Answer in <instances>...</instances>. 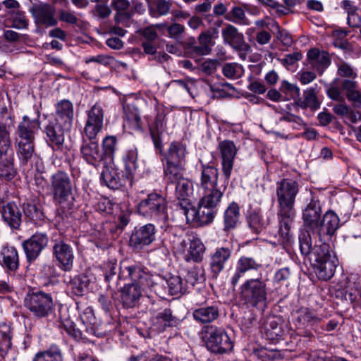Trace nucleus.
I'll use <instances>...</instances> for the list:
<instances>
[{
	"instance_id": "f257e3e1",
	"label": "nucleus",
	"mask_w": 361,
	"mask_h": 361,
	"mask_svg": "<svg viewBox=\"0 0 361 361\" xmlns=\"http://www.w3.org/2000/svg\"><path fill=\"white\" fill-rule=\"evenodd\" d=\"M299 192L298 183L291 178H283L276 183V196L278 204L277 217L281 243L290 245L293 242L290 228L295 216V202Z\"/></svg>"
},
{
	"instance_id": "f03ea898",
	"label": "nucleus",
	"mask_w": 361,
	"mask_h": 361,
	"mask_svg": "<svg viewBox=\"0 0 361 361\" xmlns=\"http://www.w3.org/2000/svg\"><path fill=\"white\" fill-rule=\"evenodd\" d=\"M299 247L301 254L313 262L314 272L319 279L327 281L331 279L338 264L335 253L329 244L321 243L312 247L309 231L301 230L299 234Z\"/></svg>"
},
{
	"instance_id": "7ed1b4c3",
	"label": "nucleus",
	"mask_w": 361,
	"mask_h": 361,
	"mask_svg": "<svg viewBox=\"0 0 361 361\" xmlns=\"http://www.w3.org/2000/svg\"><path fill=\"white\" fill-rule=\"evenodd\" d=\"M40 125L39 119H30L27 116H24L15 132L16 152L23 165L30 162L35 156V139Z\"/></svg>"
},
{
	"instance_id": "20e7f679",
	"label": "nucleus",
	"mask_w": 361,
	"mask_h": 361,
	"mask_svg": "<svg viewBox=\"0 0 361 361\" xmlns=\"http://www.w3.org/2000/svg\"><path fill=\"white\" fill-rule=\"evenodd\" d=\"M137 213L148 220L165 224L169 219L167 202L160 194L152 192L136 207Z\"/></svg>"
},
{
	"instance_id": "39448f33",
	"label": "nucleus",
	"mask_w": 361,
	"mask_h": 361,
	"mask_svg": "<svg viewBox=\"0 0 361 361\" xmlns=\"http://www.w3.org/2000/svg\"><path fill=\"white\" fill-rule=\"evenodd\" d=\"M54 201L63 209H69L73 203V186L68 175L58 171L51 178Z\"/></svg>"
},
{
	"instance_id": "423d86ee",
	"label": "nucleus",
	"mask_w": 361,
	"mask_h": 361,
	"mask_svg": "<svg viewBox=\"0 0 361 361\" xmlns=\"http://www.w3.org/2000/svg\"><path fill=\"white\" fill-rule=\"evenodd\" d=\"M24 305L39 318L49 317L55 310L51 295L42 291L27 294L24 299Z\"/></svg>"
},
{
	"instance_id": "0eeeda50",
	"label": "nucleus",
	"mask_w": 361,
	"mask_h": 361,
	"mask_svg": "<svg viewBox=\"0 0 361 361\" xmlns=\"http://www.w3.org/2000/svg\"><path fill=\"white\" fill-rule=\"evenodd\" d=\"M241 297L253 307H264L267 302L266 283L260 279L246 280L241 286Z\"/></svg>"
},
{
	"instance_id": "6e6552de",
	"label": "nucleus",
	"mask_w": 361,
	"mask_h": 361,
	"mask_svg": "<svg viewBox=\"0 0 361 361\" xmlns=\"http://www.w3.org/2000/svg\"><path fill=\"white\" fill-rule=\"evenodd\" d=\"M204 339L207 348L214 353H226L233 348V343L226 332L214 326L208 328Z\"/></svg>"
},
{
	"instance_id": "1a4fd4ad",
	"label": "nucleus",
	"mask_w": 361,
	"mask_h": 361,
	"mask_svg": "<svg viewBox=\"0 0 361 361\" xmlns=\"http://www.w3.org/2000/svg\"><path fill=\"white\" fill-rule=\"evenodd\" d=\"M119 279H129L132 283L145 287L154 283L153 276L145 271L141 265L129 264L127 261L121 262Z\"/></svg>"
},
{
	"instance_id": "9d476101",
	"label": "nucleus",
	"mask_w": 361,
	"mask_h": 361,
	"mask_svg": "<svg viewBox=\"0 0 361 361\" xmlns=\"http://www.w3.org/2000/svg\"><path fill=\"white\" fill-rule=\"evenodd\" d=\"M86 115L83 134L88 140H94L103 128L104 116L103 107L100 104L95 103L86 111Z\"/></svg>"
},
{
	"instance_id": "9b49d317",
	"label": "nucleus",
	"mask_w": 361,
	"mask_h": 361,
	"mask_svg": "<svg viewBox=\"0 0 361 361\" xmlns=\"http://www.w3.org/2000/svg\"><path fill=\"white\" fill-rule=\"evenodd\" d=\"M35 23L39 27H50L58 25L56 16V8L47 3H39L33 5L29 9Z\"/></svg>"
},
{
	"instance_id": "f8f14e48",
	"label": "nucleus",
	"mask_w": 361,
	"mask_h": 361,
	"mask_svg": "<svg viewBox=\"0 0 361 361\" xmlns=\"http://www.w3.org/2000/svg\"><path fill=\"white\" fill-rule=\"evenodd\" d=\"M340 226V219L332 210L327 211L319 221L313 233L317 235L321 243L329 240Z\"/></svg>"
},
{
	"instance_id": "ddd939ff",
	"label": "nucleus",
	"mask_w": 361,
	"mask_h": 361,
	"mask_svg": "<svg viewBox=\"0 0 361 361\" xmlns=\"http://www.w3.org/2000/svg\"><path fill=\"white\" fill-rule=\"evenodd\" d=\"M221 35L224 43L240 51V58L245 59V54L250 51V47L245 42L243 34L234 25L226 24L221 30Z\"/></svg>"
},
{
	"instance_id": "4468645a",
	"label": "nucleus",
	"mask_w": 361,
	"mask_h": 361,
	"mask_svg": "<svg viewBox=\"0 0 361 361\" xmlns=\"http://www.w3.org/2000/svg\"><path fill=\"white\" fill-rule=\"evenodd\" d=\"M52 253L59 267L65 271L73 269L74 251L72 246L63 240H55L52 247Z\"/></svg>"
},
{
	"instance_id": "2eb2a0df",
	"label": "nucleus",
	"mask_w": 361,
	"mask_h": 361,
	"mask_svg": "<svg viewBox=\"0 0 361 361\" xmlns=\"http://www.w3.org/2000/svg\"><path fill=\"white\" fill-rule=\"evenodd\" d=\"M156 233V227L151 223L135 227L130 235V244L134 249H143L155 240Z\"/></svg>"
},
{
	"instance_id": "dca6fc26",
	"label": "nucleus",
	"mask_w": 361,
	"mask_h": 361,
	"mask_svg": "<svg viewBox=\"0 0 361 361\" xmlns=\"http://www.w3.org/2000/svg\"><path fill=\"white\" fill-rule=\"evenodd\" d=\"M217 149L221 157L223 174L225 178L228 180L233 168L238 149L235 143L228 140L219 142Z\"/></svg>"
},
{
	"instance_id": "f3484780",
	"label": "nucleus",
	"mask_w": 361,
	"mask_h": 361,
	"mask_svg": "<svg viewBox=\"0 0 361 361\" xmlns=\"http://www.w3.org/2000/svg\"><path fill=\"white\" fill-rule=\"evenodd\" d=\"M217 209L207 207L199 202L197 209L192 204L190 209L184 211L182 214L185 216L188 222H195L198 226H204L214 221Z\"/></svg>"
},
{
	"instance_id": "a211bd4d",
	"label": "nucleus",
	"mask_w": 361,
	"mask_h": 361,
	"mask_svg": "<svg viewBox=\"0 0 361 361\" xmlns=\"http://www.w3.org/2000/svg\"><path fill=\"white\" fill-rule=\"evenodd\" d=\"M80 154L87 164L94 167L99 166L104 159V153L96 139L88 140L83 137L80 146Z\"/></svg>"
},
{
	"instance_id": "6ab92c4d",
	"label": "nucleus",
	"mask_w": 361,
	"mask_h": 361,
	"mask_svg": "<svg viewBox=\"0 0 361 361\" xmlns=\"http://www.w3.org/2000/svg\"><path fill=\"white\" fill-rule=\"evenodd\" d=\"M175 195L176 197V210L183 212L190 209L192 204L191 196L193 193V184L187 178L180 179L176 183Z\"/></svg>"
},
{
	"instance_id": "aec40b11",
	"label": "nucleus",
	"mask_w": 361,
	"mask_h": 361,
	"mask_svg": "<svg viewBox=\"0 0 361 361\" xmlns=\"http://www.w3.org/2000/svg\"><path fill=\"white\" fill-rule=\"evenodd\" d=\"M48 237L43 233H36L23 242L22 246L28 262L35 261L47 246Z\"/></svg>"
},
{
	"instance_id": "412c9836",
	"label": "nucleus",
	"mask_w": 361,
	"mask_h": 361,
	"mask_svg": "<svg viewBox=\"0 0 361 361\" xmlns=\"http://www.w3.org/2000/svg\"><path fill=\"white\" fill-rule=\"evenodd\" d=\"M100 180L102 185L112 190L120 189L126 182L123 171L114 164L104 166L100 175Z\"/></svg>"
},
{
	"instance_id": "4be33fe9",
	"label": "nucleus",
	"mask_w": 361,
	"mask_h": 361,
	"mask_svg": "<svg viewBox=\"0 0 361 361\" xmlns=\"http://www.w3.org/2000/svg\"><path fill=\"white\" fill-rule=\"evenodd\" d=\"M232 249L229 247H216L209 257V268L213 278L216 279L231 259Z\"/></svg>"
},
{
	"instance_id": "5701e85b",
	"label": "nucleus",
	"mask_w": 361,
	"mask_h": 361,
	"mask_svg": "<svg viewBox=\"0 0 361 361\" xmlns=\"http://www.w3.org/2000/svg\"><path fill=\"white\" fill-rule=\"evenodd\" d=\"M70 129L65 128L56 121H49L44 130L48 145L54 149H61L65 140L64 132Z\"/></svg>"
},
{
	"instance_id": "b1692460",
	"label": "nucleus",
	"mask_w": 361,
	"mask_h": 361,
	"mask_svg": "<svg viewBox=\"0 0 361 361\" xmlns=\"http://www.w3.org/2000/svg\"><path fill=\"white\" fill-rule=\"evenodd\" d=\"M261 267L262 264L253 257L245 255L240 257L235 264V272L230 279L231 284L236 286L247 272L257 271Z\"/></svg>"
},
{
	"instance_id": "393cba45",
	"label": "nucleus",
	"mask_w": 361,
	"mask_h": 361,
	"mask_svg": "<svg viewBox=\"0 0 361 361\" xmlns=\"http://www.w3.org/2000/svg\"><path fill=\"white\" fill-rule=\"evenodd\" d=\"M322 207L319 202L312 199L302 211V219L304 226L312 233L317 228V225L321 219Z\"/></svg>"
},
{
	"instance_id": "a878e982",
	"label": "nucleus",
	"mask_w": 361,
	"mask_h": 361,
	"mask_svg": "<svg viewBox=\"0 0 361 361\" xmlns=\"http://www.w3.org/2000/svg\"><path fill=\"white\" fill-rule=\"evenodd\" d=\"M74 116L73 105L68 99H62L55 105V118L57 122L65 128H71Z\"/></svg>"
},
{
	"instance_id": "bb28decb",
	"label": "nucleus",
	"mask_w": 361,
	"mask_h": 361,
	"mask_svg": "<svg viewBox=\"0 0 361 361\" xmlns=\"http://www.w3.org/2000/svg\"><path fill=\"white\" fill-rule=\"evenodd\" d=\"M307 56L310 66L317 70L319 74H322L324 71L331 64L329 53L317 48L310 49Z\"/></svg>"
},
{
	"instance_id": "cd10ccee",
	"label": "nucleus",
	"mask_w": 361,
	"mask_h": 361,
	"mask_svg": "<svg viewBox=\"0 0 361 361\" xmlns=\"http://www.w3.org/2000/svg\"><path fill=\"white\" fill-rule=\"evenodd\" d=\"M240 212L238 203L232 202L224 212L223 230L228 233L236 228L240 224Z\"/></svg>"
},
{
	"instance_id": "c85d7f7f",
	"label": "nucleus",
	"mask_w": 361,
	"mask_h": 361,
	"mask_svg": "<svg viewBox=\"0 0 361 361\" xmlns=\"http://www.w3.org/2000/svg\"><path fill=\"white\" fill-rule=\"evenodd\" d=\"M141 289L142 286L135 283L125 285L121 291V300L123 305L126 308L135 307L142 295Z\"/></svg>"
},
{
	"instance_id": "c756f323",
	"label": "nucleus",
	"mask_w": 361,
	"mask_h": 361,
	"mask_svg": "<svg viewBox=\"0 0 361 361\" xmlns=\"http://www.w3.org/2000/svg\"><path fill=\"white\" fill-rule=\"evenodd\" d=\"M4 221L13 229H18L21 224V212L13 202H8L1 209Z\"/></svg>"
},
{
	"instance_id": "7c9ffc66",
	"label": "nucleus",
	"mask_w": 361,
	"mask_h": 361,
	"mask_svg": "<svg viewBox=\"0 0 361 361\" xmlns=\"http://www.w3.org/2000/svg\"><path fill=\"white\" fill-rule=\"evenodd\" d=\"M186 146L179 142H171L165 154L167 164H185Z\"/></svg>"
},
{
	"instance_id": "2f4dec72",
	"label": "nucleus",
	"mask_w": 361,
	"mask_h": 361,
	"mask_svg": "<svg viewBox=\"0 0 361 361\" xmlns=\"http://www.w3.org/2000/svg\"><path fill=\"white\" fill-rule=\"evenodd\" d=\"M219 171L213 166L202 164V173L200 190H208L217 188Z\"/></svg>"
},
{
	"instance_id": "473e14b6",
	"label": "nucleus",
	"mask_w": 361,
	"mask_h": 361,
	"mask_svg": "<svg viewBox=\"0 0 361 361\" xmlns=\"http://www.w3.org/2000/svg\"><path fill=\"white\" fill-rule=\"evenodd\" d=\"M246 222L250 230L255 234L262 232L267 226L268 221L264 219L261 209L248 212Z\"/></svg>"
},
{
	"instance_id": "72a5a7b5",
	"label": "nucleus",
	"mask_w": 361,
	"mask_h": 361,
	"mask_svg": "<svg viewBox=\"0 0 361 361\" xmlns=\"http://www.w3.org/2000/svg\"><path fill=\"white\" fill-rule=\"evenodd\" d=\"M219 315L216 306H202L195 309L192 312L194 319L202 324H208L216 320Z\"/></svg>"
},
{
	"instance_id": "f704fd0d",
	"label": "nucleus",
	"mask_w": 361,
	"mask_h": 361,
	"mask_svg": "<svg viewBox=\"0 0 361 361\" xmlns=\"http://www.w3.org/2000/svg\"><path fill=\"white\" fill-rule=\"evenodd\" d=\"M341 7L347 13V23L350 27H361V9L349 0H343Z\"/></svg>"
},
{
	"instance_id": "c9c22d12",
	"label": "nucleus",
	"mask_w": 361,
	"mask_h": 361,
	"mask_svg": "<svg viewBox=\"0 0 361 361\" xmlns=\"http://www.w3.org/2000/svg\"><path fill=\"white\" fill-rule=\"evenodd\" d=\"M0 259L7 269L15 271L18 268L19 257L16 247L6 245L0 250Z\"/></svg>"
},
{
	"instance_id": "e433bc0d",
	"label": "nucleus",
	"mask_w": 361,
	"mask_h": 361,
	"mask_svg": "<svg viewBox=\"0 0 361 361\" xmlns=\"http://www.w3.org/2000/svg\"><path fill=\"white\" fill-rule=\"evenodd\" d=\"M205 246L200 239L192 238L190 240L185 259L187 262H200L205 252Z\"/></svg>"
},
{
	"instance_id": "4c0bfd02",
	"label": "nucleus",
	"mask_w": 361,
	"mask_h": 361,
	"mask_svg": "<svg viewBox=\"0 0 361 361\" xmlns=\"http://www.w3.org/2000/svg\"><path fill=\"white\" fill-rule=\"evenodd\" d=\"M200 191L202 194V197L199 202L207 207L217 209L223 197L224 191H221L217 188L208 190H200Z\"/></svg>"
},
{
	"instance_id": "58836bf2",
	"label": "nucleus",
	"mask_w": 361,
	"mask_h": 361,
	"mask_svg": "<svg viewBox=\"0 0 361 361\" xmlns=\"http://www.w3.org/2000/svg\"><path fill=\"white\" fill-rule=\"evenodd\" d=\"M165 124L164 116L162 115H158L154 123L149 125L150 135L154 147L160 150L162 149L161 134L164 130Z\"/></svg>"
},
{
	"instance_id": "ea45409f",
	"label": "nucleus",
	"mask_w": 361,
	"mask_h": 361,
	"mask_svg": "<svg viewBox=\"0 0 361 361\" xmlns=\"http://www.w3.org/2000/svg\"><path fill=\"white\" fill-rule=\"evenodd\" d=\"M81 322L85 326V331L92 335H96L99 323L91 307H85L80 314Z\"/></svg>"
},
{
	"instance_id": "a19ab883",
	"label": "nucleus",
	"mask_w": 361,
	"mask_h": 361,
	"mask_svg": "<svg viewBox=\"0 0 361 361\" xmlns=\"http://www.w3.org/2000/svg\"><path fill=\"white\" fill-rule=\"evenodd\" d=\"M184 164H167L164 168V179L169 183L174 184L183 177V171H184Z\"/></svg>"
},
{
	"instance_id": "79ce46f5",
	"label": "nucleus",
	"mask_w": 361,
	"mask_h": 361,
	"mask_svg": "<svg viewBox=\"0 0 361 361\" xmlns=\"http://www.w3.org/2000/svg\"><path fill=\"white\" fill-rule=\"evenodd\" d=\"M0 159V178L6 180H12L16 174L13 163V151Z\"/></svg>"
},
{
	"instance_id": "37998d69",
	"label": "nucleus",
	"mask_w": 361,
	"mask_h": 361,
	"mask_svg": "<svg viewBox=\"0 0 361 361\" xmlns=\"http://www.w3.org/2000/svg\"><path fill=\"white\" fill-rule=\"evenodd\" d=\"M90 283V280L87 276L78 275L70 279L68 284L71 292L74 295L80 296L87 291Z\"/></svg>"
},
{
	"instance_id": "c03bdc74",
	"label": "nucleus",
	"mask_w": 361,
	"mask_h": 361,
	"mask_svg": "<svg viewBox=\"0 0 361 361\" xmlns=\"http://www.w3.org/2000/svg\"><path fill=\"white\" fill-rule=\"evenodd\" d=\"M359 278L357 277V275H355V274H351L348 278V282L347 283L349 284L348 286V290H346L345 292H343V291H336V297H341L343 300H345V301H349L350 302H355V301H357V298L358 296H360L361 298V291H360V290L358 289L357 287H354V290L353 288H352L351 289H350V284H356L357 283V280H358Z\"/></svg>"
},
{
	"instance_id": "a18cd8bd",
	"label": "nucleus",
	"mask_w": 361,
	"mask_h": 361,
	"mask_svg": "<svg viewBox=\"0 0 361 361\" xmlns=\"http://www.w3.org/2000/svg\"><path fill=\"white\" fill-rule=\"evenodd\" d=\"M33 361H63L62 352L57 345L36 354Z\"/></svg>"
},
{
	"instance_id": "49530a36",
	"label": "nucleus",
	"mask_w": 361,
	"mask_h": 361,
	"mask_svg": "<svg viewBox=\"0 0 361 361\" xmlns=\"http://www.w3.org/2000/svg\"><path fill=\"white\" fill-rule=\"evenodd\" d=\"M225 19L228 21L240 25H250V20L247 18L245 10L240 6L233 7L229 12L225 15Z\"/></svg>"
},
{
	"instance_id": "de8ad7c7",
	"label": "nucleus",
	"mask_w": 361,
	"mask_h": 361,
	"mask_svg": "<svg viewBox=\"0 0 361 361\" xmlns=\"http://www.w3.org/2000/svg\"><path fill=\"white\" fill-rule=\"evenodd\" d=\"M298 105L302 109L310 108L312 110L318 109L320 107L315 90L309 88L304 91L303 100L298 102Z\"/></svg>"
},
{
	"instance_id": "09e8293b",
	"label": "nucleus",
	"mask_w": 361,
	"mask_h": 361,
	"mask_svg": "<svg viewBox=\"0 0 361 361\" xmlns=\"http://www.w3.org/2000/svg\"><path fill=\"white\" fill-rule=\"evenodd\" d=\"M298 321L300 324L298 328L302 329L305 327V325L311 326L318 323L320 319L312 310L302 307L298 311Z\"/></svg>"
},
{
	"instance_id": "8fccbe9b",
	"label": "nucleus",
	"mask_w": 361,
	"mask_h": 361,
	"mask_svg": "<svg viewBox=\"0 0 361 361\" xmlns=\"http://www.w3.org/2000/svg\"><path fill=\"white\" fill-rule=\"evenodd\" d=\"M171 7V2L167 0H153L150 3L149 10L152 16L159 17L167 15Z\"/></svg>"
},
{
	"instance_id": "3c124183",
	"label": "nucleus",
	"mask_w": 361,
	"mask_h": 361,
	"mask_svg": "<svg viewBox=\"0 0 361 361\" xmlns=\"http://www.w3.org/2000/svg\"><path fill=\"white\" fill-rule=\"evenodd\" d=\"M12 152L10 133L6 125L0 123V158Z\"/></svg>"
},
{
	"instance_id": "603ef678",
	"label": "nucleus",
	"mask_w": 361,
	"mask_h": 361,
	"mask_svg": "<svg viewBox=\"0 0 361 361\" xmlns=\"http://www.w3.org/2000/svg\"><path fill=\"white\" fill-rule=\"evenodd\" d=\"M11 329L6 324L0 325V354L4 357L11 347Z\"/></svg>"
},
{
	"instance_id": "864d4df0",
	"label": "nucleus",
	"mask_w": 361,
	"mask_h": 361,
	"mask_svg": "<svg viewBox=\"0 0 361 361\" xmlns=\"http://www.w3.org/2000/svg\"><path fill=\"white\" fill-rule=\"evenodd\" d=\"M283 329L275 319H270L265 326V335L272 341L279 340L283 336Z\"/></svg>"
},
{
	"instance_id": "5fc2aeb1",
	"label": "nucleus",
	"mask_w": 361,
	"mask_h": 361,
	"mask_svg": "<svg viewBox=\"0 0 361 361\" xmlns=\"http://www.w3.org/2000/svg\"><path fill=\"white\" fill-rule=\"evenodd\" d=\"M166 283L169 287V290L171 295L182 294L185 292V288L181 278L179 276L170 275L166 278Z\"/></svg>"
},
{
	"instance_id": "6e6d98bb",
	"label": "nucleus",
	"mask_w": 361,
	"mask_h": 361,
	"mask_svg": "<svg viewBox=\"0 0 361 361\" xmlns=\"http://www.w3.org/2000/svg\"><path fill=\"white\" fill-rule=\"evenodd\" d=\"M243 66L236 63H227L222 68L224 75L229 79H237L243 74Z\"/></svg>"
},
{
	"instance_id": "4d7b16f0",
	"label": "nucleus",
	"mask_w": 361,
	"mask_h": 361,
	"mask_svg": "<svg viewBox=\"0 0 361 361\" xmlns=\"http://www.w3.org/2000/svg\"><path fill=\"white\" fill-rule=\"evenodd\" d=\"M279 90L282 93L284 101H288L295 99L299 95V88L293 84L286 80H283L281 83Z\"/></svg>"
},
{
	"instance_id": "13d9d810",
	"label": "nucleus",
	"mask_w": 361,
	"mask_h": 361,
	"mask_svg": "<svg viewBox=\"0 0 361 361\" xmlns=\"http://www.w3.org/2000/svg\"><path fill=\"white\" fill-rule=\"evenodd\" d=\"M117 139L116 136L108 135L102 140V152L104 157L112 159L116 150Z\"/></svg>"
},
{
	"instance_id": "bf43d9fd",
	"label": "nucleus",
	"mask_w": 361,
	"mask_h": 361,
	"mask_svg": "<svg viewBox=\"0 0 361 361\" xmlns=\"http://www.w3.org/2000/svg\"><path fill=\"white\" fill-rule=\"evenodd\" d=\"M271 26L274 29L276 32V37L281 42V43L286 47H290L293 44V39L290 33L285 30H281L279 23L276 21L273 20L271 23Z\"/></svg>"
},
{
	"instance_id": "052dcab7",
	"label": "nucleus",
	"mask_w": 361,
	"mask_h": 361,
	"mask_svg": "<svg viewBox=\"0 0 361 361\" xmlns=\"http://www.w3.org/2000/svg\"><path fill=\"white\" fill-rule=\"evenodd\" d=\"M185 280L187 283H189L192 286L197 283L203 281L204 280V270L200 267L192 268L188 271Z\"/></svg>"
},
{
	"instance_id": "680f3d73",
	"label": "nucleus",
	"mask_w": 361,
	"mask_h": 361,
	"mask_svg": "<svg viewBox=\"0 0 361 361\" xmlns=\"http://www.w3.org/2000/svg\"><path fill=\"white\" fill-rule=\"evenodd\" d=\"M156 318L164 326H172L177 324V319L172 315L171 310L169 309H165L164 311L158 312L156 314Z\"/></svg>"
},
{
	"instance_id": "e2e57ef3",
	"label": "nucleus",
	"mask_w": 361,
	"mask_h": 361,
	"mask_svg": "<svg viewBox=\"0 0 361 361\" xmlns=\"http://www.w3.org/2000/svg\"><path fill=\"white\" fill-rule=\"evenodd\" d=\"M12 27L16 29H25L28 25V20L23 12L13 11L11 16Z\"/></svg>"
},
{
	"instance_id": "0e129e2a",
	"label": "nucleus",
	"mask_w": 361,
	"mask_h": 361,
	"mask_svg": "<svg viewBox=\"0 0 361 361\" xmlns=\"http://www.w3.org/2000/svg\"><path fill=\"white\" fill-rule=\"evenodd\" d=\"M116 10L118 13L115 16L116 20L118 21L119 15H124L127 18L131 16L130 13V1L128 0H115L114 1Z\"/></svg>"
},
{
	"instance_id": "69168bd1",
	"label": "nucleus",
	"mask_w": 361,
	"mask_h": 361,
	"mask_svg": "<svg viewBox=\"0 0 361 361\" xmlns=\"http://www.w3.org/2000/svg\"><path fill=\"white\" fill-rule=\"evenodd\" d=\"M190 82L186 80H173L164 85L166 88H170L173 91L185 90L190 93Z\"/></svg>"
},
{
	"instance_id": "338daca9",
	"label": "nucleus",
	"mask_w": 361,
	"mask_h": 361,
	"mask_svg": "<svg viewBox=\"0 0 361 361\" xmlns=\"http://www.w3.org/2000/svg\"><path fill=\"white\" fill-rule=\"evenodd\" d=\"M338 74L341 77L355 78L357 73L353 67L347 63L342 62L338 66Z\"/></svg>"
},
{
	"instance_id": "774afa93",
	"label": "nucleus",
	"mask_w": 361,
	"mask_h": 361,
	"mask_svg": "<svg viewBox=\"0 0 361 361\" xmlns=\"http://www.w3.org/2000/svg\"><path fill=\"white\" fill-rule=\"evenodd\" d=\"M123 159L126 162V164L129 167H131L130 165H132V167L134 169L136 168V164L137 161V149L135 147H133L128 149Z\"/></svg>"
}]
</instances>
